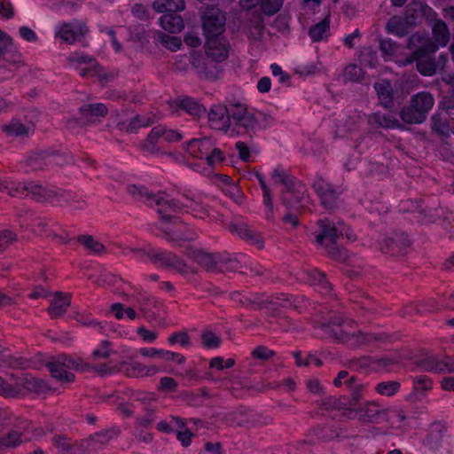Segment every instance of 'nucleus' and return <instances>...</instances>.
<instances>
[{
    "instance_id": "nucleus-20",
    "label": "nucleus",
    "mask_w": 454,
    "mask_h": 454,
    "mask_svg": "<svg viewBox=\"0 0 454 454\" xmlns=\"http://www.w3.org/2000/svg\"><path fill=\"white\" fill-rule=\"evenodd\" d=\"M320 233L317 236L316 241L322 245L325 239H329L332 245H335L340 236L338 229L332 223L329 219H322L318 221Z\"/></svg>"
},
{
    "instance_id": "nucleus-10",
    "label": "nucleus",
    "mask_w": 454,
    "mask_h": 454,
    "mask_svg": "<svg viewBox=\"0 0 454 454\" xmlns=\"http://www.w3.org/2000/svg\"><path fill=\"white\" fill-rule=\"evenodd\" d=\"M411 102V107L417 111L418 117L419 120L427 119L428 112L432 109L434 99L431 93L427 91H421L413 95L410 100ZM415 121L419 119H414Z\"/></svg>"
},
{
    "instance_id": "nucleus-54",
    "label": "nucleus",
    "mask_w": 454,
    "mask_h": 454,
    "mask_svg": "<svg viewBox=\"0 0 454 454\" xmlns=\"http://www.w3.org/2000/svg\"><path fill=\"white\" fill-rule=\"evenodd\" d=\"M52 443L59 450L64 454L71 450L70 439L65 434H57L52 438Z\"/></svg>"
},
{
    "instance_id": "nucleus-5",
    "label": "nucleus",
    "mask_w": 454,
    "mask_h": 454,
    "mask_svg": "<svg viewBox=\"0 0 454 454\" xmlns=\"http://www.w3.org/2000/svg\"><path fill=\"white\" fill-rule=\"evenodd\" d=\"M12 196L26 195L31 196L37 201H53L58 197V192L49 190L35 182L19 183L15 184L14 192H10Z\"/></svg>"
},
{
    "instance_id": "nucleus-39",
    "label": "nucleus",
    "mask_w": 454,
    "mask_h": 454,
    "mask_svg": "<svg viewBox=\"0 0 454 454\" xmlns=\"http://www.w3.org/2000/svg\"><path fill=\"white\" fill-rule=\"evenodd\" d=\"M258 124V120L255 118L254 114L247 113L236 125L242 127L245 132L249 135L250 137L255 133V129Z\"/></svg>"
},
{
    "instance_id": "nucleus-45",
    "label": "nucleus",
    "mask_w": 454,
    "mask_h": 454,
    "mask_svg": "<svg viewBox=\"0 0 454 454\" xmlns=\"http://www.w3.org/2000/svg\"><path fill=\"white\" fill-rule=\"evenodd\" d=\"M284 0H261L260 7L267 16L276 14L282 7Z\"/></svg>"
},
{
    "instance_id": "nucleus-57",
    "label": "nucleus",
    "mask_w": 454,
    "mask_h": 454,
    "mask_svg": "<svg viewBox=\"0 0 454 454\" xmlns=\"http://www.w3.org/2000/svg\"><path fill=\"white\" fill-rule=\"evenodd\" d=\"M140 353L145 356H154L156 355L162 356L166 360H175V356H179V354L177 353L158 350L155 348H152L151 350L147 348H141Z\"/></svg>"
},
{
    "instance_id": "nucleus-13",
    "label": "nucleus",
    "mask_w": 454,
    "mask_h": 454,
    "mask_svg": "<svg viewBox=\"0 0 454 454\" xmlns=\"http://www.w3.org/2000/svg\"><path fill=\"white\" fill-rule=\"evenodd\" d=\"M376 90L380 104L386 109L394 107V90L391 82L388 80H381L373 85Z\"/></svg>"
},
{
    "instance_id": "nucleus-4",
    "label": "nucleus",
    "mask_w": 454,
    "mask_h": 454,
    "mask_svg": "<svg viewBox=\"0 0 454 454\" xmlns=\"http://www.w3.org/2000/svg\"><path fill=\"white\" fill-rule=\"evenodd\" d=\"M203 33L207 38L223 37L222 34L225 30V15L219 9H207L201 17Z\"/></svg>"
},
{
    "instance_id": "nucleus-31",
    "label": "nucleus",
    "mask_w": 454,
    "mask_h": 454,
    "mask_svg": "<svg viewBox=\"0 0 454 454\" xmlns=\"http://www.w3.org/2000/svg\"><path fill=\"white\" fill-rule=\"evenodd\" d=\"M330 29L329 16H326L323 20L311 27L309 30V35L313 42H318L323 39L324 34Z\"/></svg>"
},
{
    "instance_id": "nucleus-3",
    "label": "nucleus",
    "mask_w": 454,
    "mask_h": 454,
    "mask_svg": "<svg viewBox=\"0 0 454 454\" xmlns=\"http://www.w3.org/2000/svg\"><path fill=\"white\" fill-rule=\"evenodd\" d=\"M68 65L79 72L82 78L98 77L101 82L107 78L101 74V67L94 58L74 52L67 58Z\"/></svg>"
},
{
    "instance_id": "nucleus-41",
    "label": "nucleus",
    "mask_w": 454,
    "mask_h": 454,
    "mask_svg": "<svg viewBox=\"0 0 454 454\" xmlns=\"http://www.w3.org/2000/svg\"><path fill=\"white\" fill-rule=\"evenodd\" d=\"M432 131L442 137H449L450 136V126L445 121H442L440 114H434L432 116Z\"/></svg>"
},
{
    "instance_id": "nucleus-26",
    "label": "nucleus",
    "mask_w": 454,
    "mask_h": 454,
    "mask_svg": "<svg viewBox=\"0 0 454 454\" xmlns=\"http://www.w3.org/2000/svg\"><path fill=\"white\" fill-rule=\"evenodd\" d=\"M57 35L64 42L72 44L82 36V33L77 31L70 23H65L57 32Z\"/></svg>"
},
{
    "instance_id": "nucleus-64",
    "label": "nucleus",
    "mask_w": 454,
    "mask_h": 454,
    "mask_svg": "<svg viewBox=\"0 0 454 454\" xmlns=\"http://www.w3.org/2000/svg\"><path fill=\"white\" fill-rule=\"evenodd\" d=\"M72 156L67 153H59L58 152L51 151V166H61L67 164L71 161Z\"/></svg>"
},
{
    "instance_id": "nucleus-53",
    "label": "nucleus",
    "mask_w": 454,
    "mask_h": 454,
    "mask_svg": "<svg viewBox=\"0 0 454 454\" xmlns=\"http://www.w3.org/2000/svg\"><path fill=\"white\" fill-rule=\"evenodd\" d=\"M400 387V383L397 381L381 382L377 386V391L381 395L387 396L393 395Z\"/></svg>"
},
{
    "instance_id": "nucleus-11",
    "label": "nucleus",
    "mask_w": 454,
    "mask_h": 454,
    "mask_svg": "<svg viewBox=\"0 0 454 454\" xmlns=\"http://www.w3.org/2000/svg\"><path fill=\"white\" fill-rule=\"evenodd\" d=\"M208 121L211 126L217 129H223L227 131L231 127V122L228 116L227 106L215 105L213 106L207 114Z\"/></svg>"
},
{
    "instance_id": "nucleus-25",
    "label": "nucleus",
    "mask_w": 454,
    "mask_h": 454,
    "mask_svg": "<svg viewBox=\"0 0 454 454\" xmlns=\"http://www.w3.org/2000/svg\"><path fill=\"white\" fill-rule=\"evenodd\" d=\"M153 39L172 51L178 50L182 45V41L179 37L168 35L161 31H155Z\"/></svg>"
},
{
    "instance_id": "nucleus-42",
    "label": "nucleus",
    "mask_w": 454,
    "mask_h": 454,
    "mask_svg": "<svg viewBox=\"0 0 454 454\" xmlns=\"http://www.w3.org/2000/svg\"><path fill=\"white\" fill-rule=\"evenodd\" d=\"M369 121L378 124L382 128H394L398 126V121L388 115H382L379 113L372 114L369 116Z\"/></svg>"
},
{
    "instance_id": "nucleus-46",
    "label": "nucleus",
    "mask_w": 454,
    "mask_h": 454,
    "mask_svg": "<svg viewBox=\"0 0 454 454\" xmlns=\"http://www.w3.org/2000/svg\"><path fill=\"white\" fill-rule=\"evenodd\" d=\"M227 109L229 121H231V119L232 118L235 124L248 113L247 106L240 103L230 104L229 106H227Z\"/></svg>"
},
{
    "instance_id": "nucleus-38",
    "label": "nucleus",
    "mask_w": 454,
    "mask_h": 454,
    "mask_svg": "<svg viewBox=\"0 0 454 454\" xmlns=\"http://www.w3.org/2000/svg\"><path fill=\"white\" fill-rule=\"evenodd\" d=\"M20 383L24 388L34 393H42L44 389V382L31 375H25L20 379Z\"/></svg>"
},
{
    "instance_id": "nucleus-30",
    "label": "nucleus",
    "mask_w": 454,
    "mask_h": 454,
    "mask_svg": "<svg viewBox=\"0 0 454 454\" xmlns=\"http://www.w3.org/2000/svg\"><path fill=\"white\" fill-rule=\"evenodd\" d=\"M356 341L359 345H366L370 344L372 341L384 342L386 341L389 336L386 333H367L362 331H358L356 334H353Z\"/></svg>"
},
{
    "instance_id": "nucleus-34",
    "label": "nucleus",
    "mask_w": 454,
    "mask_h": 454,
    "mask_svg": "<svg viewBox=\"0 0 454 454\" xmlns=\"http://www.w3.org/2000/svg\"><path fill=\"white\" fill-rule=\"evenodd\" d=\"M178 106L196 117H200L201 114L206 112L204 106L193 101L191 98L179 100Z\"/></svg>"
},
{
    "instance_id": "nucleus-52",
    "label": "nucleus",
    "mask_w": 454,
    "mask_h": 454,
    "mask_svg": "<svg viewBox=\"0 0 454 454\" xmlns=\"http://www.w3.org/2000/svg\"><path fill=\"white\" fill-rule=\"evenodd\" d=\"M189 64L198 69L199 74H204L206 78H213L215 77V74L212 71H207V65L206 63H202L201 59L199 57L192 56V58L187 59Z\"/></svg>"
},
{
    "instance_id": "nucleus-36",
    "label": "nucleus",
    "mask_w": 454,
    "mask_h": 454,
    "mask_svg": "<svg viewBox=\"0 0 454 454\" xmlns=\"http://www.w3.org/2000/svg\"><path fill=\"white\" fill-rule=\"evenodd\" d=\"M53 363L61 365L67 369H74L77 371L82 372V368L83 367V360L78 358L74 359L73 357L67 356V355H59L55 360L52 361Z\"/></svg>"
},
{
    "instance_id": "nucleus-47",
    "label": "nucleus",
    "mask_w": 454,
    "mask_h": 454,
    "mask_svg": "<svg viewBox=\"0 0 454 454\" xmlns=\"http://www.w3.org/2000/svg\"><path fill=\"white\" fill-rule=\"evenodd\" d=\"M153 263H160L163 267L171 268L175 254L172 253H153L147 254Z\"/></svg>"
},
{
    "instance_id": "nucleus-59",
    "label": "nucleus",
    "mask_w": 454,
    "mask_h": 454,
    "mask_svg": "<svg viewBox=\"0 0 454 454\" xmlns=\"http://www.w3.org/2000/svg\"><path fill=\"white\" fill-rule=\"evenodd\" d=\"M292 305L290 302V300L288 298L281 299L279 297H277L275 300H267L259 301L258 308L262 309L263 307H267L268 305H272L274 309H278V308H286L287 305Z\"/></svg>"
},
{
    "instance_id": "nucleus-17",
    "label": "nucleus",
    "mask_w": 454,
    "mask_h": 454,
    "mask_svg": "<svg viewBox=\"0 0 454 454\" xmlns=\"http://www.w3.org/2000/svg\"><path fill=\"white\" fill-rule=\"evenodd\" d=\"M71 305L70 294L57 292L48 308V313L51 318L63 316Z\"/></svg>"
},
{
    "instance_id": "nucleus-6",
    "label": "nucleus",
    "mask_w": 454,
    "mask_h": 454,
    "mask_svg": "<svg viewBox=\"0 0 454 454\" xmlns=\"http://www.w3.org/2000/svg\"><path fill=\"white\" fill-rule=\"evenodd\" d=\"M187 256L192 259L207 272H225L224 268L222 266L223 254L219 253H209L203 249H199L192 250L191 253H187Z\"/></svg>"
},
{
    "instance_id": "nucleus-9",
    "label": "nucleus",
    "mask_w": 454,
    "mask_h": 454,
    "mask_svg": "<svg viewBox=\"0 0 454 454\" xmlns=\"http://www.w3.org/2000/svg\"><path fill=\"white\" fill-rule=\"evenodd\" d=\"M204 47L214 62H222L229 56L230 43L225 37L208 39Z\"/></svg>"
},
{
    "instance_id": "nucleus-62",
    "label": "nucleus",
    "mask_w": 454,
    "mask_h": 454,
    "mask_svg": "<svg viewBox=\"0 0 454 454\" xmlns=\"http://www.w3.org/2000/svg\"><path fill=\"white\" fill-rule=\"evenodd\" d=\"M329 334L331 337H333L343 343L348 342L351 339H355V337H353V333H349L348 332V326L344 327V329H341L340 332H337L334 329H331L329 332ZM354 334H356V333H354Z\"/></svg>"
},
{
    "instance_id": "nucleus-61",
    "label": "nucleus",
    "mask_w": 454,
    "mask_h": 454,
    "mask_svg": "<svg viewBox=\"0 0 454 454\" xmlns=\"http://www.w3.org/2000/svg\"><path fill=\"white\" fill-rule=\"evenodd\" d=\"M21 433L19 431H12L4 439V444L5 447H16L22 442Z\"/></svg>"
},
{
    "instance_id": "nucleus-12",
    "label": "nucleus",
    "mask_w": 454,
    "mask_h": 454,
    "mask_svg": "<svg viewBox=\"0 0 454 454\" xmlns=\"http://www.w3.org/2000/svg\"><path fill=\"white\" fill-rule=\"evenodd\" d=\"M388 409H377V404L375 403H369L364 408H359L354 411V412H359L361 415L359 417V420L364 423H375L379 421L380 419L387 421L388 419L387 417V412Z\"/></svg>"
},
{
    "instance_id": "nucleus-56",
    "label": "nucleus",
    "mask_w": 454,
    "mask_h": 454,
    "mask_svg": "<svg viewBox=\"0 0 454 454\" xmlns=\"http://www.w3.org/2000/svg\"><path fill=\"white\" fill-rule=\"evenodd\" d=\"M20 394V389L6 382L0 377V395L4 397H15Z\"/></svg>"
},
{
    "instance_id": "nucleus-14",
    "label": "nucleus",
    "mask_w": 454,
    "mask_h": 454,
    "mask_svg": "<svg viewBox=\"0 0 454 454\" xmlns=\"http://www.w3.org/2000/svg\"><path fill=\"white\" fill-rule=\"evenodd\" d=\"M281 200L285 207L289 211L304 212L306 209L302 203L305 200L304 192L299 189L295 188L293 191L282 192Z\"/></svg>"
},
{
    "instance_id": "nucleus-22",
    "label": "nucleus",
    "mask_w": 454,
    "mask_h": 454,
    "mask_svg": "<svg viewBox=\"0 0 454 454\" xmlns=\"http://www.w3.org/2000/svg\"><path fill=\"white\" fill-rule=\"evenodd\" d=\"M230 231L236 232L241 239L251 241L256 245L258 248H262L264 246L263 240L260 235L251 231V229L245 223L230 225Z\"/></svg>"
},
{
    "instance_id": "nucleus-29",
    "label": "nucleus",
    "mask_w": 454,
    "mask_h": 454,
    "mask_svg": "<svg viewBox=\"0 0 454 454\" xmlns=\"http://www.w3.org/2000/svg\"><path fill=\"white\" fill-rule=\"evenodd\" d=\"M416 365L423 367L427 372L445 373V369L441 367V360L435 356H427L425 358L416 361Z\"/></svg>"
},
{
    "instance_id": "nucleus-58",
    "label": "nucleus",
    "mask_w": 454,
    "mask_h": 454,
    "mask_svg": "<svg viewBox=\"0 0 454 454\" xmlns=\"http://www.w3.org/2000/svg\"><path fill=\"white\" fill-rule=\"evenodd\" d=\"M77 321L80 324H82V325L92 326V327L97 328V330L99 333H104L107 330L112 331V325L110 324H106L105 325H102L100 323L96 322L93 319L87 318V317H85L83 316L78 317Z\"/></svg>"
},
{
    "instance_id": "nucleus-60",
    "label": "nucleus",
    "mask_w": 454,
    "mask_h": 454,
    "mask_svg": "<svg viewBox=\"0 0 454 454\" xmlns=\"http://www.w3.org/2000/svg\"><path fill=\"white\" fill-rule=\"evenodd\" d=\"M353 324V321L351 320H346L341 317H333L329 319L327 322H322L318 325L321 328H327L332 326H344L347 327L348 325H351Z\"/></svg>"
},
{
    "instance_id": "nucleus-43",
    "label": "nucleus",
    "mask_w": 454,
    "mask_h": 454,
    "mask_svg": "<svg viewBox=\"0 0 454 454\" xmlns=\"http://www.w3.org/2000/svg\"><path fill=\"white\" fill-rule=\"evenodd\" d=\"M222 266L224 268L225 272H239L242 274L247 272V268L237 258L223 255Z\"/></svg>"
},
{
    "instance_id": "nucleus-2",
    "label": "nucleus",
    "mask_w": 454,
    "mask_h": 454,
    "mask_svg": "<svg viewBox=\"0 0 454 454\" xmlns=\"http://www.w3.org/2000/svg\"><path fill=\"white\" fill-rule=\"evenodd\" d=\"M112 342L102 340L98 348L91 353L88 361H83L82 372H92L99 376L110 375L114 370L111 360Z\"/></svg>"
},
{
    "instance_id": "nucleus-33",
    "label": "nucleus",
    "mask_w": 454,
    "mask_h": 454,
    "mask_svg": "<svg viewBox=\"0 0 454 454\" xmlns=\"http://www.w3.org/2000/svg\"><path fill=\"white\" fill-rule=\"evenodd\" d=\"M55 200L58 202L63 200L69 207L74 210H82L86 207L85 200L76 195L71 196L70 194H66L65 192L58 193V197H55Z\"/></svg>"
},
{
    "instance_id": "nucleus-44",
    "label": "nucleus",
    "mask_w": 454,
    "mask_h": 454,
    "mask_svg": "<svg viewBox=\"0 0 454 454\" xmlns=\"http://www.w3.org/2000/svg\"><path fill=\"white\" fill-rule=\"evenodd\" d=\"M17 239L18 235L13 231L10 229L0 230V254L4 252Z\"/></svg>"
},
{
    "instance_id": "nucleus-21",
    "label": "nucleus",
    "mask_w": 454,
    "mask_h": 454,
    "mask_svg": "<svg viewBox=\"0 0 454 454\" xmlns=\"http://www.w3.org/2000/svg\"><path fill=\"white\" fill-rule=\"evenodd\" d=\"M153 9L158 13H178L185 9L184 0H155Z\"/></svg>"
},
{
    "instance_id": "nucleus-37",
    "label": "nucleus",
    "mask_w": 454,
    "mask_h": 454,
    "mask_svg": "<svg viewBox=\"0 0 454 454\" xmlns=\"http://www.w3.org/2000/svg\"><path fill=\"white\" fill-rule=\"evenodd\" d=\"M163 127H154L147 136L146 139L144 141L142 147L148 152H154L155 145L157 144L159 138L163 137Z\"/></svg>"
},
{
    "instance_id": "nucleus-63",
    "label": "nucleus",
    "mask_w": 454,
    "mask_h": 454,
    "mask_svg": "<svg viewBox=\"0 0 454 454\" xmlns=\"http://www.w3.org/2000/svg\"><path fill=\"white\" fill-rule=\"evenodd\" d=\"M202 341L207 348H217L220 344V339L212 332H204L201 335Z\"/></svg>"
},
{
    "instance_id": "nucleus-16",
    "label": "nucleus",
    "mask_w": 454,
    "mask_h": 454,
    "mask_svg": "<svg viewBox=\"0 0 454 454\" xmlns=\"http://www.w3.org/2000/svg\"><path fill=\"white\" fill-rule=\"evenodd\" d=\"M134 189L137 192V193L140 196H145L148 200L155 199V205L160 207L157 212L159 215H161L162 220L169 222L171 219H173L175 222H180V219L178 217L165 215L167 207L172 208L174 211H176L177 207L174 205L173 201H168L164 200L161 198H156V196L153 193L144 191L142 188H137L134 186Z\"/></svg>"
},
{
    "instance_id": "nucleus-32",
    "label": "nucleus",
    "mask_w": 454,
    "mask_h": 454,
    "mask_svg": "<svg viewBox=\"0 0 454 454\" xmlns=\"http://www.w3.org/2000/svg\"><path fill=\"white\" fill-rule=\"evenodd\" d=\"M322 404L326 406V409L347 410L349 414L353 413L355 411L348 407V403H347L345 395L338 398L333 396L325 397L322 401Z\"/></svg>"
},
{
    "instance_id": "nucleus-27",
    "label": "nucleus",
    "mask_w": 454,
    "mask_h": 454,
    "mask_svg": "<svg viewBox=\"0 0 454 454\" xmlns=\"http://www.w3.org/2000/svg\"><path fill=\"white\" fill-rule=\"evenodd\" d=\"M46 367L51 372V377L55 378L59 381L72 382L74 380V375L72 372H67L65 367L55 364L52 361L49 362L46 364Z\"/></svg>"
},
{
    "instance_id": "nucleus-28",
    "label": "nucleus",
    "mask_w": 454,
    "mask_h": 454,
    "mask_svg": "<svg viewBox=\"0 0 454 454\" xmlns=\"http://www.w3.org/2000/svg\"><path fill=\"white\" fill-rule=\"evenodd\" d=\"M77 242L82 245L84 249L90 253L101 254L105 251L104 245L96 240L91 235H80L77 237Z\"/></svg>"
},
{
    "instance_id": "nucleus-18",
    "label": "nucleus",
    "mask_w": 454,
    "mask_h": 454,
    "mask_svg": "<svg viewBox=\"0 0 454 454\" xmlns=\"http://www.w3.org/2000/svg\"><path fill=\"white\" fill-rule=\"evenodd\" d=\"M160 26L170 34H176L184 28L183 17L178 13L163 14L159 19Z\"/></svg>"
},
{
    "instance_id": "nucleus-1",
    "label": "nucleus",
    "mask_w": 454,
    "mask_h": 454,
    "mask_svg": "<svg viewBox=\"0 0 454 454\" xmlns=\"http://www.w3.org/2000/svg\"><path fill=\"white\" fill-rule=\"evenodd\" d=\"M406 47L412 50V60L416 62L418 72L424 76H433L436 74L434 54L439 46L431 38L419 34L411 35Z\"/></svg>"
},
{
    "instance_id": "nucleus-19",
    "label": "nucleus",
    "mask_w": 454,
    "mask_h": 454,
    "mask_svg": "<svg viewBox=\"0 0 454 454\" xmlns=\"http://www.w3.org/2000/svg\"><path fill=\"white\" fill-rule=\"evenodd\" d=\"M82 115L81 124H88L94 117L105 116L107 114V107L101 103L83 105L79 108Z\"/></svg>"
},
{
    "instance_id": "nucleus-8",
    "label": "nucleus",
    "mask_w": 454,
    "mask_h": 454,
    "mask_svg": "<svg viewBox=\"0 0 454 454\" xmlns=\"http://www.w3.org/2000/svg\"><path fill=\"white\" fill-rule=\"evenodd\" d=\"M312 187L319 197L321 205L325 209L332 210L337 207L339 193L331 184L319 177L313 183Z\"/></svg>"
},
{
    "instance_id": "nucleus-24",
    "label": "nucleus",
    "mask_w": 454,
    "mask_h": 454,
    "mask_svg": "<svg viewBox=\"0 0 454 454\" xmlns=\"http://www.w3.org/2000/svg\"><path fill=\"white\" fill-rule=\"evenodd\" d=\"M433 25V36L434 43L438 45L445 46L450 41V31L448 26L443 20H435Z\"/></svg>"
},
{
    "instance_id": "nucleus-49",
    "label": "nucleus",
    "mask_w": 454,
    "mask_h": 454,
    "mask_svg": "<svg viewBox=\"0 0 454 454\" xmlns=\"http://www.w3.org/2000/svg\"><path fill=\"white\" fill-rule=\"evenodd\" d=\"M4 366H9L13 369L26 368L27 366V361L23 357H15L11 355L3 354L0 360Z\"/></svg>"
},
{
    "instance_id": "nucleus-7",
    "label": "nucleus",
    "mask_w": 454,
    "mask_h": 454,
    "mask_svg": "<svg viewBox=\"0 0 454 454\" xmlns=\"http://www.w3.org/2000/svg\"><path fill=\"white\" fill-rule=\"evenodd\" d=\"M435 12L426 3L421 1H411L405 7V21L410 26H415L418 21L425 20L428 22L435 20Z\"/></svg>"
},
{
    "instance_id": "nucleus-35",
    "label": "nucleus",
    "mask_w": 454,
    "mask_h": 454,
    "mask_svg": "<svg viewBox=\"0 0 454 454\" xmlns=\"http://www.w3.org/2000/svg\"><path fill=\"white\" fill-rule=\"evenodd\" d=\"M404 20L397 16L390 18L387 23V30L389 33H393L400 37L404 36L408 33L407 27L404 25Z\"/></svg>"
},
{
    "instance_id": "nucleus-48",
    "label": "nucleus",
    "mask_w": 454,
    "mask_h": 454,
    "mask_svg": "<svg viewBox=\"0 0 454 454\" xmlns=\"http://www.w3.org/2000/svg\"><path fill=\"white\" fill-rule=\"evenodd\" d=\"M400 117L403 120V122L409 123V124H417V123H422L425 121V120H417L418 114L415 108L411 107V102L410 101V105L407 106L403 107V109L400 112Z\"/></svg>"
},
{
    "instance_id": "nucleus-55",
    "label": "nucleus",
    "mask_w": 454,
    "mask_h": 454,
    "mask_svg": "<svg viewBox=\"0 0 454 454\" xmlns=\"http://www.w3.org/2000/svg\"><path fill=\"white\" fill-rule=\"evenodd\" d=\"M251 356L254 359L267 361L275 356V351L265 346H258L252 351Z\"/></svg>"
},
{
    "instance_id": "nucleus-51",
    "label": "nucleus",
    "mask_w": 454,
    "mask_h": 454,
    "mask_svg": "<svg viewBox=\"0 0 454 454\" xmlns=\"http://www.w3.org/2000/svg\"><path fill=\"white\" fill-rule=\"evenodd\" d=\"M272 176L274 178H278V181L285 186L282 192H287L295 189L294 180L290 178L284 170L275 169Z\"/></svg>"
},
{
    "instance_id": "nucleus-23",
    "label": "nucleus",
    "mask_w": 454,
    "mask_h": 454,
    "mask_svg": "<svg viewBox=\"0 0 454 454\" xmlns=\"http://www.w3.org/2000/svg\"><path fill=\"white\" fill-rule=\"evenodd\" d=\"M31 126L22 123L18 119H12L8 123L2 126V130L9 137H28Z\"/></svg>"
},
{
    "instance_id": "nucleus-40",
    "label": "nucleus",
    "mask_w": 454,
    "mask_h": 454,
    "mask_svg": "<svg viewBox=\"0 0 454 454\" xmlns=\"http://www.w3.org/2000/svg\"><path fill=\"white\" fill-rule=\"evenodd\" d=\"M153 123V120L150 117L135 115L131 118L129 125L126 128L128 133H136L138 129L142 127H149Z\"/></svg>"
},
{
    "instance_id": "nucleus-15",
    "label": "nucleus",
    "mask_w": 454,
    "mask_h": 454,
    "mask_svg": "<svg viewBox=\"0 0 454 454\" xmlns=\"http://www.w3.org/2000/svg\"><path fill=\"white\" fill-rule=\"evenodd\" d=\"M26 163L32 170H43L51 166V151H35L27 156Z\"/></svg>"
},
{
    "instance_id": "nucleus-50",
    "label": "nucleus",
    "mask_w": 454,
    "mask_h": 454,
    "mask_svg": "<svg viewBox=\"0 0 454 454\" xmlns=\"http://www.w3.org/2000/svg\"><path fill=\"white\" fill-rule=\"evenodd\" d=\"M344 78L350 82H359L363 79L364 72L356 65H348L343 72Z\"/></svg>"
}]
</instances>
